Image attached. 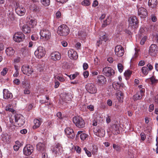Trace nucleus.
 Segmentation results:
<instances>
[{
	"mask_svg": "<svg viewBox=\"0 0 158 158\" xmlns=\"http://www.w3.org/2000/svg\"><path fill=\"white\" fill-rule=\"evenodd\" d=\"M83 68L85 70L87 69L88 68V65L87 63H84L83 64Z\"/></svg>",
	"mask_w": 158,
	"mask_h": 158,
	"instance_id": "obj_64",
	"label": "nucleus"
},
{
	"mask_svg": "<svg viewBox=\"0 0 158 158\" xmlns=\"http://www.w3.org/2000/svg\"><path fill=\"white\" fill-rule=\"evenodd\" d=\"M68 56L71 59L76 60L78 58V55L77 52L74 50L71 49L68 51Z\"/></svg>",
	"mask_w": 158,
	"mask_h": 158,
	"instance_id": "obj_17",
	"label": "nucleus"
},
{
	"mask_svg": "<svg viewBox=\"0 0 158 158\" xmlns=\"http://www.w3.org/2000/svg\"><path fill=\"white\" fill-rule=\"evenodd\" d=\"M146 39L147 37L146 36H145L144 37H143L140 41V44L142 45H143L144 44L146 40Z\"/></svg>",
	"mask_w": 158,
	"mask_h": 158,
	"instance_id": "obj_55",
	"label": "nucleus"
},
{
	"mask_svg": "<svg viewBox=\"0 0 158 158\" xmlns=\"http://www.w3.org/2000/svg\"><path fill=\"white\" fill-rule=\"evenodd\" d=\"M56 78L61 82H63L65 81L64 78L61 76H57L56 77Z\"/></svg>",
	"mask_w": 158,
	"mask_h": 158,
	"instance_id": "obj_56",
	"label": "nucleus"
},
{
	"mask_svg": "<svg viewBox=\"0 0 158 158\" xmlns=\"http://www.w3.org/2000/svg\"><path fill=\"white\" fill-rule=\"evenodd\" d=\"M21 70L23 74L28 76L31 75L33 71L29 66H23L22 67Z\"/></svg>",
	"mask_w": 158,
	"mask_h": 158,
	"instance_id": "obj_19",
	"label": "nucleus"
},
{
	"mask_svg": "<svg viewBox=\"0 0 158 158\" xmlns=\"http://www.w3.org/2000/svg\"><path fill=\"white\" fill-rule=\"evenodd\" d=\"M110 131L114 135L119 134L120 131L119 130V126L117 124H113L110 129Z\"/></svg>",
	"mask_w": 158,
	"mask_h": 158,
	"instance_id": "obj_21",
	"label": "nucleus"
},
{
	"mask_svg": "<svg viewBox=\"0 0 158 158\" xmlns=\"http://www.w3.org/2000/svg\"><path fill=\"white\" fill-rule=\"evenodd\" d=\"M158 48L156 45L153 44L149 47V53L151 56H155L158 51Z\"/></svg>",
	"mask_w": 158,
	"mask_h": 158,
	"instance_id": "obj_15",
	"label": "nucleus"
},
{
	"mask_svg": "<svg viewBox=\"0 0 158 158\" xmlns=\"http://www.w3.org/2000/svg\"><path fill=\"white\" fill-rule=\"evenodd\" d=\"M7 127L9 128V130L11 131H14L16 127L15 124Z\"/></svg>",
	"mask_w": 158,
	"mask_h": 158,
	"instance_id": "obj_52",
	"label": "nucleus"
},
{
	"mask_svg": "<svg viewBox=\"0 0 158 158\" xmlns=\"http://www.w3.org/2000/svg\"><path fill=\"white\" fill-rule=\"evenodd\" d=\"M37 150L42 152L44 151L45 149V144L41 143H39L36 145Z\"/></svg>",
	"mask_w": 158,
	"mask_h": 158,
	"instance_id": "obj_24",
	"label": "nucleus"
},
{
	"mask_svg": "<svg viewBox=\"0 0 158 158\" xmlns=\"http://www.w3.org/2000/svg\"><path fill=\"white\" fill-rule=\"evenodd\" d=\"M15 123L19 127H21L24 124L25 122V118L22 115L16 114L15 115Z\"/></svg>",
	"mask_w": 158,
	"mask_h": 158,
	"instance_id": "obj_7",
	"label": "nucleus"
},
{
	"mask_svg": "<svg viewBox=\"0 0 158 158\" xmlns=\"http://www.w3.org/2000/svg\"><path fill=\"white\" fill-rule=\"evenodd\" d=\"M108 36L106 35H104L103 36L100 38V39L101 40L104 41V42H106L108 40Z\"/></svg>",
	"mask_w": 158,
	"mask_h": 158,
	"instance_id": "obj_46",
	"label": "nucleus"
},
{
	"mask_svg": "<svg viewBox=\"0 0 158 158\" xmlns=\"http://www.w3.org/2000/svg\"><path fill=\"white\" fill-rule=\"evenodd\" d=\"M141 139L142 141H144L146 138V136L145 134L143 132H142L140 134Z\"/></svg>",
	"mask_w": 158,
	"mask_h": 158,
	"instance_id": "obj_49",
	"label": "nucleus"
},
{
	"mask_svg": "<svg viewBox=\"0 0 158 158\" xmlns=\"http://www.w3.org/2000/svg\"><path fill=\"white\" fill-rule=\"evenodd\" d=\"M50 57L52 60L56 61L59 60L60 59L61 55L59 52H55L51 53Z\"/></svg>",
	"mask_w": 158,
	"mask_h": 158,
	"instance_id": "obj_18",
	"label": "nucleus"
},
{
	"mask_svg": "<svg viewBox=\"0 0 158 158\" xmlns=\"http://www.w3.org/2000/svg\"><path fill=\"white\" fill-rule=\"evenodd\" d=\"M128 21L130 26L132 28H136L138 26V20L135 16H131L128 19Z\"/></svg>",
	"mask_w": 158,
	"mask_h": 158,
	"instance_id": "obj_5",
	"label": "nucleus"
},
{
	"mask_svg": "<svg viewBox=\"0 0 158 158\" xmlns=\"http://www.w3.org/2000/svg\"><path fill=\"white\" fill-rule=\"evenodd\" d=\"M113 147L117 152H119L121 151V148L120 145L114 144L113 145Z\"/></svg>",
	"mask_w": 158,
	"mask_h": 158,
	"instance_id": "obj_37",
	"label": "nucleus"
},
{
	"mask_svg": "<svg viewBox=\"0 0 158 158\" xmlns=\"http://www.w3.org/2000/svg\"><path fill=\"white\" fill-rule=\"evenodd\" d=\"M86 87L87 90L90 93L95 94L97 92V89L93 84L89 83L87 85Z\"/></svg>",
	"mask_w": 158,
	"mask_h": 158,
	"instance_id": "obj_16",
	"label": "nucleus"
},
{
	"mask_svg": "<svg viewBox=\"0 0 158 158\" xmlns=\"http://www.w3.org/2000/svg\"><path fill=\"white\" fill-rule=\"evenodd\" d=\"M13 38L15 42H20L24 39V35L21 32H18L14 34Z\"/></svg>",
	"mask_w": 158,
	"mask_h": 158,
	"instance_id": "obj_9",
	"label": "nucleus"
},
{
	"mask_svg": "<svg viewBox=\"0 0 158 158\" xmlns=\"http://www.w3.org/2000/svg\"><path fill=\"white\" fill-rule=\"evenodd\" d=\"M46 53L45 49L41 46H39L35 51L34 54L36 57L39 59L45 56Z\"/></svg>",
	"mask_w": 158,
	"mask_h": 158,
	"instance_id": "obj_2",
	"label": "nucleus"
},
{
	"mask_svg": "<svg viewBox=\"0 0 158 158\" xmlns=\"http://www.w3.org/2000/svg\"><path fill=\"white\" fill-rule=\"evenodd\" d=\"M34 148L32 145L30 144L27 145L23 149V154L26 156L30 155L33 152Z\"/></svg>",
	"mask_w": 158,
	"mask_h": 158,
	"instance_id": "obj_8",
	"label": "nucleus"
},
{
	"mask_svg": "<svg viewBox=\"0 0 158 158\" xmlns=\"http://www.w3.org/2000/svg\"><path fill=\"white\" fill-rule=\"evenodd\" d=\"M28 19L27 21L31 25L32 27L36 25V22L34 19L32 18H29Z\"/></svg>",
	"mask_w": 158,
	"mask_h": 158,
	"instance_id": "obj_31",
	"label": "nucleus"
},
{
	"mask_svg": "<svg viewBox=\"0 0 158 158\" xmlns=\"http://www.w3.org/2000/svg\"><path fill=\"white\" fill-rule=\"evenodd\" d=\"M96 131L98 132V136L100 137H102L105 136V132L103 129L100 127H97Z\"/></svg>",
	"mask_w": 158,
	"mask_h": 158,
	"instance_id": "obj_26",
	"label": "nucleus"
},
{
	"mask_svg": "<svg viewBox=\"0 0 158 158\" xmlns=\"http://www.w3.org/2000/svg\"><path fill=\"white\" fill-rule=\"evenodd\" d=\"M40 34L41 39L45 40L49 39L51 36V33L48 30L45 29L41 30Z\"/></svg>",
	"mask_w": 158,
	"mask_h": 158,
	"instance_id": "obj_6",
	"label": "nucleus"
},
{
	"mask_svg": "<svg viewBox=\"0 0 158 158\" xmlns=\"http://www.w3.org/2000/svg\"><path fill=\"white\" fill-rule=\"evenodd\" d=\"M65 133L69 138L73 139L75 138V134L72 129L67 127L64 130Z\"/></svg>",
	"mask_w": 158,
	"mask_h": 158,
	"instance_id": "obj_12",
	"label": "nucleus"
},
{
	"mask_svg": "<svg viewBox=\"0 0 158 158\" xmlns=\"http://www.w3.org/2000/svg\"><path fill=\"white\" fill-rule=\"evenodd\" d=\"M22 30L25 33H30L31 32V28L28 25H24L22 28Z\"/></svg>",
	"mask_w": 158,
	"mask_h": 158,
	"instance_id": "obj_28",
	"label": "nucleus"
},
{
	"mask_svg": "<svg viewBox=\"0 0 158 158\" xmlns=\"http://www.w3.org/2000/svg\"><path fill=\"white\" fill-rule=\"evenodd\" d=\"M154 109V105L153 104H151L149 106V111L151 112L153 111Z\"/></svg>",
	"mask_w": 158,
	"mask_h": 158,
	"instance_id": "obj_59",
	"label": "nucleus"
},
{
	"mask_svg": "<svg viewBox=\"0 0 158 158\" xmlns=\"http://www.w3.org/2000/svg\"><path fill=\"white\" fill-rule=\"evenodd\" d=\"M13 82L15 84L17 85H19L20 83V80L17 79H15L14 80Z\"/></svg>",
	"mask_w": 158,
	"mask_h": 158,
	"instance_id": "obj_63",
	"label": "nucleus"
},
{
	"mask_svg": "<svg viewBox=\"0 0 158 158\" xmlns=\"http://www.w3.org/2000/svg\"><path fill=\"white\" fill-rule=\"evenodd\" d=\"M3 98L5 99H11L13 98L12 94L8 89H4L3 90Z\"/></svg>",
	"mask_w": 158,
	"mask_h": 158,
	"instance_id": "obj_20",
	"label": "nucleus"
},
{
	"mask_svg": "<svg viewBox=\"0 0 158 158\" xmlns=\"http://www.w3.org/2000/svg\"><path fill=\"white\" fill-rule=\"evenodd\" d=\"M114 51L115 54L119 57L122 56L124 53V48L120 45H117L115 47Z\"/></svg>",
	"mask_w": 158,
	"mask_h": 158,
	"instance_id": "obj_10",
	"label": "nucleus"
},
{
	"mask_svg": "<svg viewBox=\"0 0 158 158\" xmlns=\"http://www.w3.org/2000/svg\"><path fill=\"white\" fill-rule=\"evenodd\" d=\"M131 71L130 70H127L125 71V72L124 73V75L126 77H129L131 76Z\"/></svg>",
	"mask_w": 158,
	"mask_h": 158,
	"instance_id": "obj_48",
	"label": "nucleus"
},
{
	"mask_svg": "<svg viewBox=\"0 0 158 158\" xmlns=\"http://www.w3.org/2000/svg\"><path fill=\"white\" fill-rule=\"evenodd\" d=\"M120 83L114 82L113 83V87L115 90H118L120 88Z\"/></svg>",
	"mask_w": 158,
	"mask_h": 158,
	"instance_id": "obj_35",
	"label": "nucleus"
},
{
	"mask_svg": "<svg viewBox=\"0 0 158 158\" xmlns=\"http://www.w3.org/2000/svg\"><path fill=\"white\" fill-rule=\"evenodd\" d=\"M150 80L152 84L156 83L157 82L158 80L153 77H151L150 79Z\"/></svg>",
	"mask_w": 158,
	"mask_h": 158,
	"instance_id": "obj_51",
	"label": "nucleus"
},
{
	"mask_svg": "<svg viewBox=\"0 0 158 158\" xmlns=\"http://www.w3.org/2000/svg\"><path fill=\"white\" fill-rule=\"evenodd\" d=\"M84 150L85 151L86 154L88 157H90L92 155L91 152L88 150L86 148H84Z\"/></svg>",
	"mask_w": 158,
	"mask_h": 158,
	"instance_id": "obj_47",
	"label": "nucleus"
},
{
	"mask_svg": "<svg viewBox=\"0 0 158 158\" xmlns=\"http://www.w3.org/2000/svg\"><path fill=\"white\" fill-rule=\"evenodd\" d=\"M73 121L76 126L78 128H82L85 127V122L81 117H74L73 118Z\"/></svg>",
	"mask_w": 158,
	"mask_h": 158,
	"instance_id": "obj_3",
	"label": "nucleus"
},
{
	"mask_svg": "<svg viewBox=\"0 0 158 158\" xmlns=\"http://www.w3.org/2000/svg\"><path fill=\"white\" fill-rule=\"evenodd\" d=\"M10 107V105H9L6 106L5 108L6 110L7 111H9L12 112H14L15 110L14 109Z\"/></svg>",
	"mask_w": 158,
	"mask_h": 158,
	"instance_id": "obj_44",
	"label": "nucleus"
},
{
	"mask_svg": "<svg viewBox=\"0 0 158 158\" xmlns=\"http://www.w3.org/2000/svg\"><path fill=\"white\" fill-rule=\"evenodd\" d=\"M75 149L78 153H80L81 152V149L79 146H76L75 147Z\"/></svg>",
	"mask_w": 158,
	"mask_h": 158,
	"instance_id": "obj_57",
	"label": "nucleus"
},
{
	"mask_svg": "<svg viewBox=\"0 0 158 158\" xmlns=\"http://www.w3.org/2000/svg\"><path fill=\"white\" fill-rule=\"evenodd\" d=\"M145 64V62L143 60L140 61L138 64V65L139 66H142L144 65Z\"/></svg>",
	"mask_w": 158,
	"mask_h": 158,
	"instance_id": "obj_58",
	"label": "nucleus"
},
{
	"mask_svg": "<svg viewBox=\"0 0 158 158\" xmlns=\"http://www.w3.org/2000/svg\"><path fill=\"white\" fill-rule=\"evenodd\" d=\"M29 88H25V89L24 90V93L25 94H29L30 93V91L29 90Z\"/></svg>",
	"mask_w": 158,
	"mask_h": 158,
	"instance_id": "obj_61",
	"label": "nucleus"
},
{
	"mask_svg": "<svg viewBox=\"0 0 158 158\" xmlns=\"http://www.w3.org/2000/svg\"><path fill=\"white\" fill-rule=\"evenodd\" d=\"M87 108L90 111H92L94 110V106L93 105H90L87 106Z\"/></svg>",
	"mask_w": 158,
	"mask_h": 158,
	"instance_id": "obj_54",
	"label": "nucleus"
},
{
	"mask_svg": "<svg viewBox=\"0 0 158 158\" xmlns=\"http://www.w3.org/2000/svg\"><path fill=\"white\" fill-rule=\"evenodd\" d=\"M8 70V69L7 68H4L1 72V75L3 76L5 75L7 73Z\"/></svg>",
	"mask_w": 158,
	"mask_h": 158,
	"instance_id": "obj_53",
	"label": "nucleus"
},
{
	"mask_svg": "<svg viewBox=\"0 0 158 158\" xmlns=\"http://www.w3.org/2000/svg\"><path fill=\"white\" fill-rule=\"evenodd\" d=\"M141 71L143 74L145 75H147L148 72V68L146 67H143L141 69Z\"/></svg>",
	"mask_w": 158,
	"mask_h": 158,
	"instance_id": "obj_38",
	"label": "nucleus"
},
{
	"mask_svg": "<svg viewBox=\"0 0 158 158\" xmlns=\"http://www.w3.org/2000/svg\"><path fill=\"white\" fill-rule=\"evenodd\" d=\"M98 83L100 85H102L106 82V80L104 76H99L98 77Z\"/></svg>",
	"mask_w": 158,
	"mask_h": 158,
	"instance_id": "obj_22",
	"label": "nucleus"
},
{
	"mask_svg": "<svg viewBox=\"0 0 158 158\" xmlns=\"http://www.w3.org/2000/svg\"><path fill=\"white\" fill-rule=\"evenodd\" d=\"M157 0H149L148 5L150 7L153 8L156 7L157 5Z\"/></svg>",
	"mask_w": 158,
	"mask_h": 158,
	"instance_id": "obj_27",
	"label": "nucleus"
},
{
	"mask_svg": "<svg viewBox=\"0 0 158 158\" xmlns=\"http://www.w3.org/2000/svg\"><path fill=\"white\" fill-rule=\"evenodd\" d=\"M52 152L53 154L56 156L61 155L63 152L61 145L59 143L56 144L52 148Z\"/></svg>",
	"mask_w": 158,
	"mask_h": 158,
	"instance_id": "obj_4",
	"label": "nucleus"
},
{
	"mask_svg": "<svg viewBox=\"0 0 158 158\" xmlns=\"http://www.w3.org/2000/svg\"><path fill=\"white\" fill-rule=\"evenodd\" d=\"M15 11L18 15L21 16L25 14L26 10L24 7L22 6H19L15 8Z\"/></svg>",
	"mask_w": 158,
	"mask_h": 158,
	"instance_id": "obj_14",
	"label": "nucleus"
},
{
	"mask_svg": "<svg viewBox=\"0 0 158 158\" xmlns=\"http://www.w3.org/2000/svg\"><path fill=\"white\" fill-rule=\"evenodd\" d=\"M110 19L108 17L106 20L104 21L102 25V27H106L107 25L109 24L110 23Z\"/></svg>",
	"mask_w": 158,
	"mask_h": 158,
	"instance_id": "obj_32",
	"label": "nucleus"
},
{
	"mask_svg": "<svg viewBox=\"0 0 158 158\" xmlns=\"http://www.w3.org/2000/svg\"><path fill=\"white\" fill-rule=\"evenodd\" d=\"M15 52L14 49L12 47L8 48L6 50V53L9 56H12L14 54Z\"/></svg>",
	"mask_w": 158,
	"mask_h": 158,
	"instance_id": "obj_25",
	"label": "nucleus"
},
{
	"mask_svg": "<svg viewBox=\"0 0 158 158\" xmlns=\"http://www.w3.org/2000/svg\"><path fill=\"white\" fill-rule=\"evenodd\" d=\"M42 119L40 118L39 119H35L34 120V125L33 126V128L34 129L38 128L42 123Z\"/></svg>",
	"mask_w": 158,
	"mask_h": 158,
	"instance_id": "obj_23",
	"label": "nucleus"
},
{
	"mask_svg": "<svg viewBox=\"0 0 158 158\" xmlns=\"http://www.w3.org/2000/svg\"><path fill=\"white\" fill-rule=\"evenodd\" d=\"M98 147L95 145H93L92 150V153L93 155L96 154L98 151Z\"/></svg>",
	"mask_w": 158,
	"mask_h": 158,
	"instance_id": "obj_43",
	"label": "nucleus"
},
{
	"mask_svg": "<svg viewBox=\"0 0 158 158\" xmlns=\"http://www.w3.org/2000/svg\"><path fill=\"white\" fill-rule=\"evenodd\" d=\"M102 72L104 74L108 77L113 76L114 74V70L110 67H106L103 68Z\"/></svg>",
	"mask_w": 158,
	"mask_h": 158,
	"instance_id": "obj_11",
	"label": "nucleus"
},
{
	"mask_svg": "<svg viewBox=\"0 0 158 158\" xmlns=\"http://www.w3.org/2000/svg\"><path fill=\"white\" fill-rule=\"evenodd\" d=\"M138 12L139 16L141 18H145L148 15L147 10L142 7L138 9Z\"/></svg>",
	"mask_w": 158,
	"mask_h": 158,
	"instance_id": "obj_13",
	"label": "nucleus"
},
{
	"mask_svg": "<svg viewBox=\"0 0 158 158\" xmlns=\"http://www.w3.org/2000/svg\"><path fill=\"white\" fill-rule=\"evenodd\" d=\"M81 4L84 6H88L90 4V2L89 0H84L81 2Z\"/></svg>",
	"mask_w": 158,
	"mask_h": 158,
	"instance_id": "obj_40",
	"label": "nucleus"
},
{
	"mask_svg": "<svg viewBox=\"0 0 158 158\" xmlns=\"http://www.w3.org/2000/svg\"><path fill=\"white\" fill-rule=\"evenodd\" d=\"M23 86L24 88H29L30 85L26 80H24L22 82Z\"/></svg>",
	"mask_w": 158,
	"mask_h": 158,
	"instance_id": "obj_39",
	"label": "nucleus"
},
{
	"mask_svg": "<svg viewBox=\"0 0 158 158\" xmlns=\"http://www.w3.org/2000/svg\"><path fill=\"white\" fill-rule=\"evenodd\" d=\"M15 124V123L14 122L13 119L12 118H10L9 121L8 122L7 124V126H12L13 125Z\"/></svg>",
	"mask_w": 158,
	"mask_h": 158,
	"instance_id": "obj_41",
	"label": "nucleus"
},
{
	"mask_svg": "<svg viewBox=\"0 0 158 158\" xmlns=\"http://www.w3.org/2000/svg\"><path fill=\"white\" fill-rule=\"evenodd\" d=\"M21 146L20 142L17 141L15 142V144L13 146V148L15 151H17L19 150L20 147Z\"/></svg>",
	"mask_w": 158,
	"mask_h": 158,
	"instance_id": "obj_29",
	"label": "nucleus"
},
{
	"mask_svg": "<svg viewBox=\"0 0 158 158\" xmlns=\"http://www.w3.org/2000/svg\"><path fill=\"white\" fill-rule=\"evenodd\" d=\"M117 96H120V98L119 99L120 100V102H122L123 101V94L121 91H118L116 94Z\"/></svg>",
	"mask_w": 158,
	"mask_h": 158,
	"instance_id": "obj_34",
	"label": "nucleus"
},
{
	"mask_svg": "<svg viewBox=\"0 0 158 158\" xmlns=\"http://www.w3.org/2000/svg\"><path fill=\"white\" fill-rule=\"evenodd\" d=\"M40 2L44 6H48L50 5V0H40Z\"/></svg>",
	"mask_w": 158,
	"mask_h": 158,
	"instance_id": "obj_30",
	"label": "nucleus"
},
{
	"mask_svg": "<svg viewBox=\"0 0 158 158\" xmlns=\"http://www.w3.org/2000/svg\"><path fill=\"white\" fill-rule=\"evenodd\" d=\"M118 71L120 73H122L123 71V66L122 64L119 63L118 64Z\"/></svg>",
	"mask_w": 158,
	"mask_h": 158,
	"instance_id": "obj_45",
	"label": "nucleus"
},
{
	"mask_svg": "<svg viewBox=\"0 0 158 158\" xmlns=\"http://www.w3.org/2000/svg\"><path fill=\"white\" fill-rule=\"evenodd\" d=\"M33 11L35 12H39L40 11V8L39 6L34 5L32 7Z\"/></svg>",
	"mask_w": 158,
	"mask_h": 158,
	"instance_id": "obj_36",
	"label": "nucleus"
},
{
	"mask_svg": "<svg viewBox=\"0 0 158 158\" xmlns=\"http://www.w3.org/2000/svg\"><path fill=\"white\" fill-rule=\"evenodd\" d=\"M88 135L86 134L83 133L80 135V138L81 140H84L87 137Z\"/></svg>",
	"mask_w": 158,
	"mask_h": 158,
	"instance_id": "obj_42",
	"label": "nucleus"
},
{
	"mask_svg": "<svg viewBox=\"0 0 158 158\" xmlns=\"http://www.w3.org/2000/svg\"><path fill=\"white\" fill-rule=\"evenodd\" d=\"M144 32V30L143 28H141L140 29L139 33H138V36L139 37H140L143 35V34Z\"/></svg>",
	"mask_w": 158,
	"mask_h": 158,
	"instance_id": "obj_50",
	"label": "nucleus"
},
{
	"mask_svg": "<svg viewBox=\"0 0 158 158\" xmlns=\"http://www.w3.org/2000/svg\"><path fill=\"white\" fill-rule=\"evenodd\" d=\"M89 73L87 71H86L83 73V75L85 78H87L89 76Z\"/></svg>",
	"mask_w": 158,
	"mask_h": 158,
	"instance_id": "obj_62",
	"label": "nucleus"
},
{
	"mask_svg": "<svg viewBox=\"0 0 158 158\" xmlns=\"http://www.w3.org/2000/svg\"><path fill=\"white\" fill-rule=\"evenodd\" d=\"M145 92V89L144 88H142L140 90L139 92H138L139 94H140V95H142L143 96Z\"/></svg>",
	"mask_w": 158,
	"mask_h": 158,
	"instance_id": "obj_60",
	"label": "nucleus"
},
{
	"mask_svg": "<svg viewBox=\"0 0 158 158\" xmlns=\"http://www.w3.org/2000/svg\"><path fill=\"white\" fill-rule=\"evenodd\" d=\"M142 95H140V94H139L137 92L134 95L133 99L135 101L141 99L142 98Z\"/></svg>",
	"mask_w": 158,
	"mask_h": 158,
	"instance_id": "obj_33",
	"label": "nucleus"
},
{
	"mask_svg": "<svg viewBox=\"0 0 158 158\" xmlns=\"http://www.w3.org/2000/svg\"><path fill=\"white\" fill-rule=\"evenodd\" d=\"M57 32L60 36H66L69 33V30L66 25H61L58 27Z\"/></svg>",
	"mask_w": 158,
	"mask_h": 158,
	"instance_id": "obj_1",
	"label": "nucleus"
}]
</instances>
